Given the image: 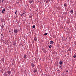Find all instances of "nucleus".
Masks as SVG:
<instances>
[{
	"label": "nucleus",
	"instance_id": "nucleus-23",
	"mask_svg": "<svg viewBox=\"0 0 76 76\" xmlns=\"http://www.w3.org/2000/svg\"><path fill=\"white\" fill-rule=\"evenodd\" d=\"M46 3H48V1H46Z\"/></svg>",
	"mask_w": 76,
	"mask_h": 76
},
{
	"label": "nucleus",
	"instance_id": "nucleus-8",
	"mask_svg": "<svg viewBox=\"0 0 76 76\" xmlns=\"http://www.w3.org/2000/svg\"><path fill=\"white\" fill-rule=\"evenodd\" d=\"M16 42H15L13 44V45L14 46H16Z\"/></svg>",
	"mask_w": 76,
	"mask_h": 76
},
{
	"label": "nucleus",
	"instance_id": "nucleus-6",
	"mask_svg": "<svg viewBox=\"0 0 76 76\" xmlns=\"http://www.w3.org/2000/svg\"><path fill=\"white\" fill-rule=\"evenodd\" d=\"M53 43H54V42H53V41H51L50 42V44H53Z\"/></svg>",
	"mask_w": 76,
	"mask_h": 76
},
{
	"label": "nucleus",
	"instance_id": "nucleus-29",
	"mask_svg": "<svg viewBox=\"0 0 76 76\" xmlns=\"http://www.w3.org/2000/svg\"><path fill=\"white\" fill-rule=\"evenodd\" d=\"M66 13H67V12H66Z\"/></svg>",
	"mask_w": 76,
	"mask_h": 76
},
{
	"label": "nucleus",
	"instance_id": "nucleus-28",
	"mask_svg": "<svg viewBox=\"0 0 76 76\" xmlns=\"http://www.w3.org/2000/svg\"><path fill=\"white\" fill-rule=\"evenodd\" d=\"M32 0V1H33V0Z\"/></svg>",
	"mask_w": 76,
	"mask_h": 76
},
{
	"label": "nucleus",
	"instance_id": "nucleus-25",
	"mask_svg": "<svg viewBox=\"0 0 76 76\" xmlns=\"http://www.w3.org/2000/svg\"><path fill=\"white\" fill-rule=\"evenodd\" d=\"M15 14H16V12H15Z\"/></svg>",
	"mask_w": 76,
	"mask_h": 76
},
{
	"label": "nucleus",
	"instance_id": "nucleus-12",
	"mask_svg": "<svg viewBox=\"0 0 76 76\" xmlns=\"http://www.w3.org/2000/svg\"><path fill=\"white\" fill-rule=\"evenodd\" d=\"M52 45L51 46V45H50L49 46V48H51V47H52Z\"/></svg>",
	"mask_w": 76,
	"mask_h": 76
},
{
	"label": "nucleus",
	"instance_id": "nucleus-4",
	"mask_svg": "<svg viewBox=\"0 0 76 76\" xmlns=\"http://www.w3.org/2000/svg\"><path fill=\"white\" fill-rule=\"evenodd\" d=\"M5 11H6V10H5V9H4L2 11V13H4V12H5Z\"/></svg>",
	"mask_w": 76,
	"mask_h": 76
},
{
	"label": "nucleus",
	"instance_id": "nucleus-21",
	"mask_svg": "<svg viewBox=\"0 0 76 76\" xmlns=\"http://www.w3.org/2000/svg\"><path fill=\"white\" fill-rule=\"evenodd\" d=\"M15 12H16V13H17V10H16V11Z\"/></svg>",
	"mask_w": 76,
	"mask_h": 76
},
{
	"label": "nucleus",
	"instance_id": "nucleus-20",
	"mask_svg": "<svg viewBox=\"0 0 76 76\" xmlns=\"http://www.w3.org/2000/svg\"><path fill=\"white\" fill-rule=\"evenodd\" d=\"M1 27L3 28V27H4V26H2Z\"/></svg>",
	"mask_w": 76,
	"mask_h": 76
},
{
	"label": "nucleus",
	"instance_id": "nucleus-3",
	"mask_svg": "<svg viewBox=\"0 0 76 76\" xmlns=\"http://www.w3.org/2000/svg\"><path fill=\"white\" fill-rule=\"evenodd\" d=\"M70 13H71V14H73V10H72L70 11Z\"/></svg>",
	"mask_w": 76,
	"mask_h": 76
},
{
	"label": "nucleus",
	"instance_id": "nucleus-9",
	"mask_svg": "<svg viewBox=\"0 0 76 76\" xmlns=\"http://www.w3.org/2000/svg\"><path fill=\"white\" fill-rule=\"evenodd\" d=\"M37 71L36 69H34V73H36V72H37Z\"/></svg>",
	"mask_w": 76,
	"mask_h": 76
},
{
	"label": "nucleus",
	"instance_id": "nucleus-22",
	"mask_svg": "<svg viewBox=\"0 0 76 76\" xmlns=\"http://www.w3.org/2000/svg\"><path fill=\"white\" fill-rule=\"evenodd\" d=\"M25 13H23V14H22V15H24V14Z\"/></svg>",
	"mask_w": 76,
	"mask_h": 76
},
{
	"label": "nucleus",
	"instance_id": "nucleus-13",
	"mask_svg": "<svg viewBox=\"0 0 76 76\" xmlns=\"http://www.w3.org/2000/svg\"><path fill=\"white\" fill-rule=\"evenodd\" d=\"M34 40L35 41H36V39H37V38L35 37V38H34Z\"/></svg>",
	"mask_w": 76,
	"mask_h": 76
},
{
	"label": "nucleus",
	"instance_id": "nucleus-19",
	"mask_svg": "<svg viewBox=\"0 0 76 76\" xmlns=\"http://www.w3.org/2000/svg\"><path fill=\"white\" fill-rule=\"evenodd\" d=\"M32 2H34V1H30V3H32Z\"/></svg>",
	"mask_w": 76,
	"mask_h": 76
},
{
	"label": "nucleus",
	"instance_id": "nucleus-16",
	"mask_svg": "<svg viewBox=\"0 0 76 76\" xmlns=\"http://www.w3.org/2000/svg\"><path fill=\"white\" fill-rule=\"evenodd\" d=\"M45 36H46V35H47V33H45V34H44Z\"/></svg>",
	"mask_w": 76,
	"mask_h": 76
},
{
	"label": "nucleus",
	"instance_id": "nucleus-26",
	"mask_svg": "<svg viewBox=\"0 0 76 76\" xmlns=\"http://www.w3.org/2000/svg\"><path fill=\"white\" fill-rule=\"evenodd\" d=\"M2 2L3 1L2 0Z\"/></svg>",
	"mask_w": 76,
	"mask_h": 76
},
{
	"label": "nucleus",
	"instance_id": "nucleus-14",
	"mask_svg": "<svg viewBox=\"0 0 76 76\" xmlns=\"http://www.w3.org/2000/svg\"><path fill=\"white\" fill-rule=\"evenodd\" d=\"M1 60L3 61H4V59L3 58L1 59Z\"/></svg>",
	"mask_w": 76,
	"mask_h": 76
},
{
	"label": "nucleus",
	"instance_id": "nucleus-18",
	"mask_svg": "<svg viewBox=\"0 0 76 76\" xmlns=\"http://www.w3.org/2000/svg\"><path fill=\"white\" fill-rule=\"evenodd\" d=\"M4 76H7V74H4Z\"/></svg>",
	"mask_w": 76,
	"mask_h": 76
},
{
	"label": "nucleus",
	"instance_id": "nucleus-10",
	"mask_svg": "<svg viewBox=\"0 0 76 76\" xmlns=\"http://www.w3.org/2000/svg\"><path fill=\"white\" fill-rule=\"evenodd\" d=\"M64 6H67V4L66 3L64 4Z\"/></svg>",
	"mask_w": 76,
	"mask_h": 76
},
{
	"label": "nucleus",
	"instance_id": "nucleus-7",
	"mask_svg": "<svg viewBox=\"0 0 76 76\" xmlns=\"http://www.w3.org/2000/svg\"><path fill=\"white\" fill-rule=\"evenodd\" d=\"M31 66L32 67H34V66H35V65L34 64V63H32L31 64Z\"/></svg>",
	"mask_w": 76,
	"mask_h": 76
},
{
	"label": "nucleus",
	"instance_id": "nucleus-24",
	"mask_svg": "<svg viewBox=\"0 0 76 76\" xmlns=\"http://www.w3.org/2000/svg\"><path fill=\"white\" fill-rule=\"evenodd\" d=\"M51 0V1H53V0Z\"/></svg>",
	"mask_w": 76,
	"mask_h": 76
},
{
	"label": "nucleus",
	"instance_id": "nucleus-11",
	"mask_svg": "<svg viewBox=\"0 0 76 76\" xmlns=\"http://www.w3.org/2000/svg\"><path fill=\"white\" fill-rule=\"evenodd\" d=\"M32 28H35V25L33 26Z\"/></svg>",
	"mask_w": 76,
	"mask_h": 76
},
{
	"label": "nucleus",
	"instance_id": "nucleus-5",
	"mask_svg": "<svg viewBox=\"0 0 76 76\" xmlns=\"http://www.w3.org/2000/svg\"><path fill=\"white\" fill-rule=\"evenodd\" d=\"M59 64L60 65L62 64H63V61H60V62H59Z\"/></svg>",
	"mask_w": 76,
	"mask_h": 76
},
{
	"label": "nucleus",
	"instance_id": "nucleus-17",
	"mask_svg": "<svg viewBox=\"0 0 76 76\" xmlns=\"http://www.w3.org/2000/svg\"><path fill=\"white\" fill-rule=\"evenodd\" d=\"M74 58H76V55H74L73 56Z\"/></svg>",
	"mask_w": 76,
	"mask_h": 76
},
{
	"label": "nucleus",
	"instance_id": "nucleus-2",
	"mask_svg": "<svg viewBox=\"0 0 76 76\" xmlns=\"http://www.w3.org/2000/svg\"><path fill=\"white\" fill-rule=\"evenodd\" d=\"M7 72L9 75H10V74L11 73V72L10 71H8Z\"/></svg>",
	"mask_w": 76,
	"mask_h": 76
},
{
	"label": "nucleus",
	"instance_id": "nucleus-15",
	"mask_svg": "<svg viewBox=\"0 0 76 76\" xmlns=\"http://www.w3.org/2000/svg\"><path fill=\"white\" fill-rule=\"evenodd\" d=\"M24 58H26V55H24Z\"/></svg>",
	"mask_w": 76,
	"mask_h": 76
},
{
	"label": "nucleus",
	"instance_id": "nucleus-1",
	"mask_svg": "<svg viewBox=\"0 0 76 76\" xmlns=\"http://www.w3.org/2000/svg\"><path fill=\"white\" fill-rule=\"evenodd\" d=\"M14 32L15 34H16V33L18 32V30L14 29Z\"/></svg>",
	"mask_w": 76,
	"mask_h": 76
},
{
	"label": "nucleus",
	"instance_id": "nucleus-27",
	"mask_svg": "<svg viewBox=\"0 0 76 76\" xmlns=\"http://www.w3.org/2000/svg\"><path fill=\"white\" fill-rule=\"evenodd\" d=\"M75 56L76 57V54L75 55Z\"/></svg>",
	"mask_w": 76,
	"mask_h": 76
}]
</instances>
